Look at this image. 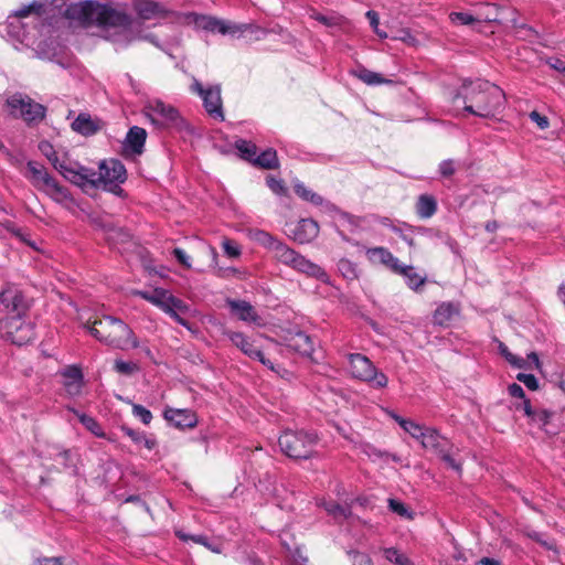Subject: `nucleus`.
I'll return each mask as SVG.
<instances>
[{"instance_id": "1a4fd4ad", "label": "nucleus", "mask_w": 565, "mask_h": 565, "mask_svg": "<svg viewBox=\"0 0 565 565\" xmlns=\"http://www.w3.org/2000/svg\"><path fill=\"white\" fill-rule=\"evenodd\" d=\"M145 113L150 121L159 128H175L182 130L186 126L177 108L158 98L147 100Z\"/></svg>"}, {"instance_id": "e2e57ef3", "label": "nucleus", "mask_w": 565, "mask_h": 565, "mask_svg": "<svg viewBox=\"0 0 565 565\" xmlns=\"http://www.w3.org/2000/svg\"><path fill=\"white\" fill-rule=\"evenodd\" d=\"M365 15H366L367 20L370 21V24H371L373 31L379 29V24H380L379 14L375 11L370 10L365 13Z\"/></svg>"}, {"instance_id": "2f4dec72", "label": "nucleus", "mask_w": 565, "mask_h": 565, "mask_svg": "<svg viewBox=\"0 0 565 565\" xmlns=\"http://www.w3.org/2000/svg\"><path fill=\"white\" fill-rule=\"evenodd\" d=\"M393 418L398 423V425L408 433L413 438L420 441L423 438V435L427 427L422 426L411 419H404L403 417L398 415H393Z\"/></svg>"}, {"instance_id": "0e129e2a", "label": "nucleus", "mask_w": 565, "mask_h": 565, "mask_svg": "<svg viewBox=\"0 0 565 565\" xmlns=\"http://www.w3.org/2000/svg\"><path fill=\"white\" fill-rule=\"evenodd\" d=\"M292 559L295 565H305L308 562V558L302 554V552L297 548L292 554Z\"/></svg>"}, {"instance_id": "72a5a7b5", "label": "nucleus", "mask_w": 565, "mask_h": 565, "mask_svg": "<svg viewBox=\"0 0 565 565\" xmlns=\"http://www.w3.org/2000/svg\"><path fill=\"white\" fill-rule=\"evenodd\" d=\"M295 193L305 201H308L315 205H321L323 199L321 195L308 189L302 182H296L294 184Z\"/></svg>"}, {"instance_id": "8fccbe9b", "label": "nucleus", "mask_w": 565, "mask_h": 565, "mask_svg": "<svg viewBox=\"0 0 565 565\" xmlns=\"http://www.w3.org/2000/svg\"><path fill=\"white\" fill-rule=\"evenodd\" d=\"M177 536L182 540V541H193L194 543H198V544H202L209 548H211V546L209 545L207 543V539L206 536L204 535H190V534H186V533H183L181 531H178L177 532Z\"/></svg>"}, {"instance_id": "5fc2aeb1", "label": "nucleus", "mask_w": 565, "mask_h": 565, "mask_svg": "<svg viewBox=\"0 0 565 565\" xmlns=\"http://www.w3.org/2000/svg\"><path fill=\"white\" fill-rule=\"evenodd\" d=\"M40 150L43 152V154L49 159L51 163L55 162L58 158L57 152L49 142H42L40 145Z\"/></svg>"}, {"instance_id": "4be33fe9", "label": "nucleus", "mask_w": 565, "mask_h": 565, "mask_svg": "<svg viewBox=\"0 0 565 565\" xmlns=\"http://www.w3.org/2000/svg\"><path fill=\"white\" fill-rule=\"evenodd\" d=\"M66 393L74 397L81 394L83 387V373L78 366L71 365L62 371Z\"/></svg>"}, {"instance_id": "49530a36", "label": "nucleus", "mask_w": 565, "mask_h": 565, "mask_svg": "<svg viewBox=\"0 0 565 565\" xmlns=\"http://www.w3.org/2000/svg\"><path fill=\"white\" fill-rule=\"evenodd\" d=\"M132 414L146 425L150 424L152 419L151 412L138 404L132 406Z\"/></svg>"}, {"instance_id": "4468645a", "label": "nucleus", "mask_w": 565, "mask_h": 565, "mask_svg": "<svg viewBox=\"0 0 565 565\" xmlns=\"http://www.w3.org/2000/svg\"><path fill=\"white\" fill-rule=\"evenodd\" d=\"M223 334L235 345L242 353L248 356L252 360L259 361L263 365L268 367L274 372H278L275 367V364L266 358V355L260 351L254 343V341L244 334L243 332L224 330Z\"/></svg>"}, {"instance_id": "f8f14e48", "label": "nucleus", "mask_w": 565, "mask_h": 565, "mask_svg": "<svg viewBox=\"0 0 565 565\" xmlns=\"http://www.w3.org/2000/svg\"><path fill=\"white\" fill-rule=\"evenodd\" d=\"M350 372L353 377L369 382L372 386L382 388L387 385V377L384 373L377 372L373 363L360 353L349 354Z\"/></svg>"}, {"instance_id": "6ab92c4d", "label": "nucleus", "mask_w": 565, "mask_h": 565, "mask_svg": "<svg viewBox=\"0 0 565 565\" xmlns=\"http://www.w3.org/2000/svg\"><path fill=\"white\" fill-rule=\"evenodd\" d=\"M365 254L370 263L383 265L395 274L402 266L399 259L385 247H371L366 249Z\"/></svg>"}, {"instance_id": "774afa93", "label": "nucleus", "mask_w": 565, "mask_h": 565, "mask_svg": "<svg viewBox=\"0 0 565 565\" xmlns=\"http://www.w3.org/2000/svg\"><path fill=\"white\" fill-rule=\"evenodd\" d=\"M476 565H502L499 559L491 558V557H482L479 559Z\"/></svg>"}, {"instance_id": "473e14b6", "label": "nucleus", "mask_w": 565, "mask_h": 565, "mask_svg": "<svg viewBox=\"0 0 565 565\" xmlns=\"http://www.w3.org/2000/svg\"><path fill=\"white\" fill-rule=\"evenodd\" d=\"M328 514L332 515L335 520H345L351 515V509L348 505H341L335 502L322 501L320 503Z\"/></svg>"}, {"instance_id": "338daca9", "label": "nucleus", "mask_w": 565, "mask_h": 565, "mask_svg": "<svg viewBox=\"0 0 565 565\" xmlns=\"http://www.w3.org/2000/svg\"><path fill=\"white\" fill-rule=\"evenodd\" d=\"M550 65L554 70H556L558 72H562V73H565V62L564 61H562L559 58H555V60L550 62Z\"/></svg>"}, {"instance_id": "0eeeda50", "label": "nucleus", "mask_w": 565, "mask_h": 565, "mask_svg": "<svg viewBox=\"0 0 565 565\" xmlns=\"http://www.w3.org/2000/svg\"><path fill=\"white\" fill-rule=\"evenodd\" d=\"M84 327L99 342L114 349L127 350L139 347L132 330L118 318L111 316L88 318Z\"/></svg>"}, {"instance_id": "6e6552de", "label": "nucleus", "mask_w": 565, "mask_h": 565, "mask_svg": "<svg viewBox=\"0 0 565 565\" xmlns=\"http://www.w3.org/2000/svg\"><path fill=\"white\" fill-rule=\"evenodd\" d=\"M317 435L306 430H285L278 444L281 451L294 459H308L312 456L315 446L317 445Z\"/></svg>"}, {"instance_id": "6e6d98bb", "label": "nucleus", "mask_w": 565, "mask_h": 565, "mask_svg": "<svg viewBox=\"0 0 565 565\" xmlns=\"http://www.w3.org/2000/svg\"><path fill=\"white\" fill-rule=\"evenodd\" d=\"M530 118L534 121L541 129H546L550 125L546 116L541 115L537 111L530 113Z\"/></svg>"}, {"instance_id": "13d9d810", "label": "nucleus", "mask_w": 565, "mask_h": 565, "mask_svg": "<svg viewBox=\"0 0 565 565\" xmlns=\"http://www.w3.org/2000/svg\"><path fill=\"white\" fill-rule=\"evenodd\" d=\"M122 431L131 438V440H134L135 443L137 444H141L142 443V439H145V434L143 433H140V431H137V430H134L129 427H122Z\"/></svg>"}, {"instance_id": "b1692460", "label": "nucleus", "mask_w": 565, "mask_h": 565, "mask_svg": "<svg viewBox=\"0 0 565 565\" xmlns=\"http://www.w3.org/2000/svg\"><path fill=\"white\" fill-rule=\"evenodd\" d=\"M147 138V132L143 128L134 126L129 129L126 140L125 147L127 150H130L135 154H141L145 146V141Z\"/></svg>"}, {"instance_id": "79ce46f5", "label": "nucleus", "mask_w": 565, "mask_h": 565, "mask_svg": "<svg viewBox=\"0 0 565 565\" xmlns=\"http://www.w3.org/2000/svg\"><path fill=\"white\" fill-rule=\"evenodd\" d=\"M78 418H79L81 423L89 431H92L95 436H97V437H103L104 436V433H103V429H102L100 425L93 417H90L88 415H85V414H78Z\"/></svg>"}, {"instance_id": "c85d7f7f", "label": "nucleus", "mask_w": 565, "mask_h": 565, "mask_svg": "<svg viewBox=\"0 0 565 565\" xmlns=\"http://www.w3.org/2000/svg\"><path fill=\"white\" fill-rule=\"evenodd\" d=\"M396 274L402 275L405 278L407 286L414 290H417L426 281V276L418 274L413 266L402 264Z\"/></svg>"}, {"instance_id": "aec40b11", "label": "nucleus", "mask_w": 565, "mask_h": 565, "mask_svg": "<svg viewBox=\"0 0 565 565\" xmlns=\"http://www.w3.org/2000/svg\"><path fill=\"white\" fill-rule=\"evenodd\" d=\"M138 295L145 300L160 308L162 311L170 309V306H180L179 298L174 297L168 290L162 288H156L151 291H138Z\"/></svg>"}, {"instance_id": "9b49d317", "label": "nucleus", "mask_w": 565, "mask_h": 565, "mask_svg": "<svg viewBox=\"0 0 565 565\" xmlns=\"http://www.w3.org/2000/svg\"><path fill=\"white\" fill-rule=\"evenodd\" d=\"M7 106L10 114L21 117L26 122L41 121L45 116V107L33 102L29 96L17 93L7 98Z\"/></svg>"}, {"instance_id": "f257e3e1", "label": "nucleus", "mask_w": 565, "mask_h": 565, "mask_svg": "<svg viewBox=\"0 0 565 565\" xmlns=\"http://www.w3.org/2000/svg\"><path fill=\"white\" fill-rule=\"evenodd\" d=\"M64 15L83 26L114 29L110 40L117 47H126L136 39L130 28V17L107 3L94 0L72 2L65 8Z\"/></svg>"}, {"instance_id": "c756f323", "label": "nucleus", "mask_w": 565, "mask_h": 565, "mask_svg": "<svg viewBox=\"0 0 565 565\" xmlns=\"http://www.w3.org/2000/svg\"><path fill=\"white\" fill-rule=\"evenodd\" d=\"M437 211V202L434 196L422 194L416 203V213L422 218L431 217Z\"/></svg>"}, {"instance_id": "a18cd8bd", "label": "nucleus", "mask_w": 565, "mask_h": 565, "mask_svg": "<svg viewBox=\"0 0 565 565\" xmlns=\"http://www.w3.org/2000/svg\"><path fill=\"white\" fill-rule=\"evenodd\" d=\"M457 170V163L452 159L444 160L439 163L438 171L441 177L449 178L455 174Z\"/></svg>"}, {"instance_id": "a19ab883", "label": "nucleus", "mask_w": 565, "mask_h": 565, "mask_svg": "<svg viewBox=\"0 0 565 565\" xmlns=\"http://www.w3.org/2000/svg\"><path fill=\"white\" fill-rule=\"evenodd\" d=\"M114 370L119 374L129 376L139 371V365L135 362L116 360L114 363Z\"/></svg>"}, {"instance_id": "680f3d73", "label": "nucleus", "mask_w": 565, "mask_h": 565, "mask_svg": "<svg viewBox=\"0 0 565 565\" xmlns=\"http://www.w3.org/2000/svg\"><path fill=\"white\" fill-rule=\"evenodd\" d=\"M267 185L277 194L284 192V184L280 180L270 177L267 179Z\"/></svg>"}, {"instance_id": "f03ea898", "label": "nucleus", "mask_w": 565, "mask_h": 565, "mask_svg": "<svg viewBox=\"0 0 565 565\" xmlns=\"http://www.w3.org/2000/svg\"><path fill=\"white\" fill-rule=\"evenodd\" d=\"M132 8L139 19L169 20L173 23L194 25L212 33L236 34L246 30V25H238L214 17L198 14L194 12H179L167 6L163 1L134 0Z\"/></svg>"}, {"instance_id": "393cba45", "label": "nucleus", "mask_w": 565, "mask_h": 565, "mask_svg": "<svg viewBox=\"0 0 565 565\" xmlns=\"http://www.w3.org/2000/svg\"><path fill=\"white\" fill-rule=\"evenodd\" d=\"M420 444L424 448L429 449L438 454L446 447L447 440L436 429L427 427L425 430Z\"/></svg>"}, {"instance_id": "a878e982", "label": "nucleus", "mask_w": 565, "mask_h": 565, "mask_svg": "<svg viewBox=\"0 0 565 565\" xmlns=\"http://www.w3.org/2000/svg\"><path fill=\"white\" fill-rule=\"evenodd\" d=\"M458 315L457 306L451 302H444L436 309L434 321L439 326H448Z\"/></svg>"}, {"instance_id": "a211bd4d", "label": "nucleus", "mask_w": 565, "mask_h": 565, "mask_svg": "<svg viewBox=\"0 0 565 565\" xmlns=\"http://www.w3.org/2000/svg\"><path fill=\"white\" fill-rule=\"evenodd\" d=\"M319 234V225L312 218H301L289 227V236L300 243L307 244L313 241Z\"/></svg>"}, {"instance_id": "ddd939ff", "label": "nucleus", "mask_w": 565, "mask_h": 565, "mask_svg": "<svg viewBox=\"0 0 565 565\" xmlns=\"http://www.w3.org/2000/svg\"><path fill=\"white\" fill-rule=\"evenodd\" d=\"M190 90L202 98L204 109L209 116L218 121L224 120L225 117L221 97V85L216 84L205 88L200 81L194 78L190 86Z\"/></svg>"}, {"instance_id": "58836bf2", "label": "nucleus", "mask_w": 565, "mask_h": 565, "mask_svg": "<svg viewBox=\"0 0 565 565\" xmlns=\"http://www.w3.org/2000/svg\"><path fill=\"white\" fill-rule=\"evenodd\" d=\"M309 17L318 22H320L321 24L328 26V28H331V26H337L340 24V18L337 17V15H324V14H321L319 13L317 10L315 9H310L309 10Z\"/></svg>"}, {"instance_id": "bf43d9fd", "label": "nucleus", "mask_w": 565, "mask_h": 565, "mask_svg": "<svg viewBox=\"0 0 565 565\" xmlns=\"http://www.w3.org/2000/svg\"><path fill=\"white\" fill-rule=\"evenodd\" d=\"M32 565H63L61 557H42L38 558Z\"/></svg>"}, {"instance_id": "7c9ffc66", "label": "nucleus", "mask_w": 565, "mask_h": 565, "mask_svg": "<svg viewBox=\"0 0 565 565\" xmlns=\"http://www.w3.org/2000/svg\"><path fill=\"white\" fill-rule=\"evenodd\" d=\"M253 164L266 170L278 168L279 163L276 150L273 148L264 150L260 154L256 156Z\"/></svg>"}, {"instance_id": "864d4df0", "label": "nucleus", "mask_w": 565, "mask_h": 565, "mask_svg": "<svg viewBox=\"0 0 565 565\" xmlns=\"http://www.w3.org/2000/svg\"><path fill=\"white\" fill-rule=\"evenodd\" d=\"M172 254L182 266L185 268H191L190 257L182 248H174Z\"/></svg>"}, {"instance_id": "423d86ee", "label": "nucleus", "mask_w": 565, "mask_h": 565, "mask_svg": "<svg viewBox=\"0 0 565 565\" xmlns=\"http://www.w3.org/2000/svg\"><path fill=\"white\" fill-rule=\"evenodd\" d=\"M49 18V7L41 1H33L8 17V31L21 43L35 44V39L38 34H43L44 21Z\"/></svg>"}, {"instance_id": "69168bd1", "label": "nucleus", "mask_w": 565, "mask_h": 565, "mask_svg": "<svg viewBox=\"0 0 565 565\" xmlns=\"http://www.w3.org/2000/svg\"><path fill=\"white\" fill-rule=\"evenodd\" d=\"M522 409L524 414L531 419L536 409H533L529 399H523Z\"/></svg>"}, {"instance_id": "c9c22d12", "label": "nucleus", "mask_w": 565, "mask_h": 565, "mask_svg": "<svg viewBox=\"0 0 565 565\" xmlns=\"http://www.w3.org/2000/svg\"><path fill=\"white\" fill-rule=\"evenodd\" d=\"M338 270L348 280H354L359 278V269L356 264L347 258L339 260Z\"/></svg>"}, {"instance_id": "39448f33", "label": "nucleus", "mask_w": 565, "mask_h": 565, "mask_svg": "<svg viewBox=\"0 0 565 565\" xmlns=\"http://www.w3.org/2000/svg\"><path fill=\"white\" fill-rule=\"evenodd\" d=\"M252 238L265 247L273 257L280 264L288 266L309 277H315L323 282L329 279L328 274L319 265L310 262L305 256L297 253L284 242L277 239L263 230L252 232Z\"/></svg>"}, {"instance_id": "9d476101", "label": "nucleus", "mask_w": 565, "mask_h": 565, "mask_svg": "<svg viewBox=\"0 0 565 565\" xmlns=\"http://www.w3.org/2000/svg\"><path fill=\"white\" fill-rule=\"evenodd\" d=\"M28 177L32 184L40 191L45 192L56 202H64L68 200L70 194L67 190L61 186L55 179H53L45 168L36 162L30 161L28 163Z\"/></svg>"}, {"instance_id": "e433bc0d", "label": "nucleus", "mask_w": 565, "mask_h": 565, "mask_svg": "<svg viewBox=\"0 0 565 565\" xmlns=\"http://www.w3.org/2000/svg\"><path fill=\"white\" fill-rule=\"evenodd\" d=\"M179 303L180 306L178 307L170 306V309H167L164 312L169 315L177 323L189 328L188 321L180 316V313L186 312L189 307L181 299H179Z\"/></svg>"}, {"instance_id": "c03bdc74", "label": "nucleus", "mask_w": 565, "mask_h": 565, "mask_svg": "<svg viewBox=\"0 0 565 565\" xmlns=\"http://www.w3.org/2000/svg\"><path fill=\"white\" fill-rule=\"evenodd\" d=\"M441 460L451 469H454L457 473H461V462L457 461L449 451H447L446 447L443 448L441 451L438 452Z\"/></svg>"}, {"instance_id": "3c124183", "label": "nucleus", "mask_w": 565, "mask_h": 565, "mask_svg": "<svg viewBox=\"0 0 565 565\" xmlns=\"http://www.w3.org/2000/svg\"><path fill=\"white\" fill-rule=\"evenodd\" d=\"M352 565H373L371 557L367 554L360 552H352L350 554Z\"/></svg>"}, {"instance_id": "412c9836", "label": "nucleus", "mask_w": 565, "mask_h": 565, "mask_svg": "<svg viewBox=\"0 0 565 565\" xmlns=\"http://www.w3.org/2000/svg\"><path fill=\"white\" fill-rule=\"evenodd\" d=\"M164 418L178 428H192L196 425V415L190 409L168 407L163 413Z\"/></svg>"}, {"instance_id": "4d7b16f0", "label": "nucleus", "mask_w": 565, "mask_h": 565, "mask_svg": "<svg viewBox=\"0 0 565 565\" xmlns=\"http://www.w3.org/2000/svg\"><path fill=\"white\" fill-rule=\"evenodd\" d=\"M394 39L401 40L409 45H415L417 42L415 36L408 30H401L399 34L397 36H395Z\"/></svg>"}, {"instance_id": "f3484780", "label": "nucleus", "mask_w": 565, "mask_h": 565, "mask_svg": "<svg viewBox=\"0 0 565 565\" xmlns=\"http://www.w3.org/2000/svg\"><path fill=\"white\" fill-rule=\"evenodd\" d=\"M226 305L230 308L231 313L234 315L238 320L245 323H253L256 326L263 324L260 316L248 301L238 299H227Z\"/></svg>"}, {"instance_id": "de8ad7c7", "label": "nucleus", "mask_w": 565, "mask_h": 565, "mask_svg": "<svg viewBox=\"0 0 565 565\" xmlns=\"http://www.w3.org/2000/svg\"><path fill=\"white\" fill-rule=\"evenodd\" d=\"M516 380L522 382L529 390L535 391L539 388L537 379L533 374L519 373Z\"/></svg>"}, {"instance_id": "37998d69", "label": "nucleus", "mask_w": 565, "mask_h": 565, "mask_svg": "<svg viewBox=\"0 0 565 565\" xmlns=\"http://www.w3.org/2000/svg\"><path fill=\"white\" fill-rule=\"evenodd\" d=\"M552 416H553L552 412H548L546 409H536V412L533 414L531 420H532V423L536 424L540 428L548 431L546 427H547Z\"/></svg>"}, {"instance_id": "7ed1b4c3", "label": "nucleus", "mask_w": 565, "mask_h": 565, "mask_svg": "<svg viewBox=\"0 0 565 565\" xmlns=\"http://www.w3.org/2000/svg\"><path fill=\"white\" fill-rule=\"evenodd\" d=\"M0 307L7 316L0 320L1 335L17 345H23L34 338V327L25 320L29 303L23 294L14 286H8L0 292Z\"/></svg>"}, {"instance_id": "052dcab7", "label": "nucleus", "mask_w": 565, "mask_h": 565, "mask_svg": "<svg viewBox=\"0 0 565 565\" xmlns=\"http://www.w3.org/2000/svg\"><path fill=\"white\" fill-rule=\"evenodd\" d=\"M509 394L513 397L525 399V393L521 385L513 383L508 387Z\"/></svg>"}, {"instance_id": "603ef678", "label": "nucleus", "mask_w": 565, "mask_h": 565, "mask_svg": "<svg viewBox=\"0 0 565 565\" xmlns=\"http://www.w3.org/2000/svg\"><path fill=\"white\" fill-rule=\"evenodd\" d=\"M222 246L224 253L230 257H237L241 254L238 246L231 239H224Z\"/></svg>"}, {"instance_id": "20e7f679", "label": "nucleus", "mask_w": 565, "mask_h": 565, "mask_svg": "<svg viewBox=\"0 0 565 565\" xmlns=\"http://www.w3.org/2000/svg\"><path fill=\"white\" fill-rule=\"evenodd\" d=\"M503 90L487 81L465 83L454 97L455 107L463 106V110L481 117L491 118L501 111L504 105Z\"/></svg>"}, {"instance_id": "ea45409f", "label": "nucleus", "mask_w": 565, "mask_h": 565, "mask_svg": "<svg viewBox=\"0 0 565 565\" xmlns=\"http://www.w3.org/2000/svg\"><path fill=\"white\" fill-rule=\"evenodd\" d=\"M384 555L387 561L397 565H413L409 558L396 548H386Z\"/></svg>"}, {"instance_id": "4c0bfd02", "label": "nucleus", "mask_w": 565, "mask_h": 565, "mask_svg": "<svg viewBox=\"0 0 565 565\" xmlns=\"http://www.w3.org/2000/svg\"><path fill=\"white\" fill-rule=\"evenodd\" d=\"M388 508L392 512L396 513L401 518L413 520L414 513L401 501L395 499H388Z\"/></svg>"}, {"instance_id": "5701e85b", "label": "nucleus", "mask_w": 565, "mask_h": 565, "mask_svg": "<svg viewBox=\"0 0 565 565\" xmlns=\"http://www.w3.org/2000/svg\"><path fill=\"white\" fill-rule=\"evenodd\" d=\"M288 347L295 352L306 356H310L313 352L311 338L302 331H298L288 338Z\"/></svg>"}, {"instance_id": "2eb2a0df", "label": "nucleus", "mask_w": 565, "mask_h": 565, "mask_svg": "<svg viewBox=\"0 0 565 565\" xmlns=\"http://www.w3.org/2000/svg\"><path fill=\"white\" fill-rule=\"evenodd\" d=\"M88 175L95 180L94 185L103 183L105 186H111L126 180V169L119 160H109L99 166V173L88 170Z\"/></svg>"}, {"instance_id": "bb28decb", "label": "nucleus", "mask_w": 565, "mask_h": 565, "mask_svg": "<svg viewBox=\"0 0 565 565\" xmlns=\"http://www.w3.org/2000/svg\"><path fill=\"white\" fill-rule=\"evenodd\" d=\"M352 74L365 83L366 85L374 86V85H382V84H391V79H386L382 76V74L370 71L365 68L364 66L359 65L355 70L352 71Z\"/></svg>"}, {"instance_id": "cd10ccee", "label": "nucleus", "mask_w": 565, "mask_h": 565, "mask_svg": "<svg viewBox=\"0 0 565 565\" xmlns=\"http://www.w3.org/2000/svg\"><path fill=\"white\" fill-rule=\"evenodd\" d=\"M72 129L83 136H92L97 132L98 126L88 114L81 113L72 122Z\"/></svg>"}, {"instance_id": "f704fd0d", "label": "nucleus", "mask_w": 565, "mask_h": 565, "mask_svg": "<svg viewBox=\"0 0 565 565\" xmlns=\"http://www.w3.org/2000/svg\"><path fill=\"white\" fill-rule=\"evenodd\" d=\"M235 147L244 160H247L252 163L254 162V159L257 156V147L255 143L239 139L236 141Z\"/></svg>"}, {"instance_id": "09e8293b", "label": "nucleus", "mask_w": 565, "mask_h": 565, "mask_svg": "<svg viewBox=\"0 0 565 565\" xmlns=\"http://www.w3.org/2000/svg\"><path fill=\"white\" fill-rule=\"evenodd\" d=\"M450 20L452 22H459L460 24H463V25H469L476 21V18L466 12H452L450 14Z\"/></svg>"}, {"instance_id": "dca6fc26", "label": "nucleus", "mask_w": 565, "mask_h": 565, "mask_svg": "<svg viewBox=\"0 0 565 565\" xmlns=\"http://www.w3.org/2000/svg\"><path fill=\"white\" fill-rule=\"evenodd\" d=\"M52 164L65 179L74 184L83 185L85 183L95 182V180L88 175V169L72 164L66 159L57 158Z\"/></svg>"}]
</instances>
